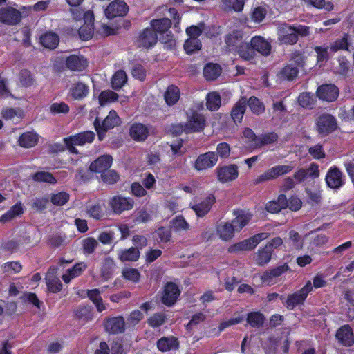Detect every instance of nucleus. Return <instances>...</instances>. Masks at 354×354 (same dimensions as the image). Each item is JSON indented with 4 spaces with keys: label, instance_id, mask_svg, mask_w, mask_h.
Segmentation results:
<instances>
[{
    "label": "nucleus",
    "instance_id": "nucleus-22",
    "mask_svg": "<svg viewBox=\"0 0 354 354\" xmlns=\"http://www.w3.org/2000/svg\"><path fill=\"white\" fill-rule=\"evenodd\" d=\"M236 232L232 222H221L216 226V234L223 241H229Z\"/></svg>",
    "mask_w": 354,
    "mask_h": 354
},
{
    "label": "nucleus",
    "instance_id": "nucleus-8",
    "mask_svg": "<svg viewBox=\"0 0 354 354\" xmlns=\"http://www.w3.org/2000/svg\"><path fill=\"white\" fill-rule=\"evenodd\" d=\"M21 19V12L12 6L0 8V22L9 26L19 24Z\"/></svg>",
    "mask_w": 354,
    "mask_h": 354
},
{
    "label": "nucleus",
    "instance_id": "nucleus-47",
    "mask_svg": "<svg viewBox=\"0 0 354 354\" xmlns=\"http://www.w3.org/2000/svg\"><path fill=\"white\" fill-rule=\"evenodd\" d=\"M206 105L208 109L216 111L221 106V97L216 92L209 93L206 96Z\"/></svg>",
    "mask_w": 354,
    "mask_h": 354
},
{
    "label": "nucleus",
    "instance_id": "nucleus-5",
    "mask_svg": "<svg viewBox=\"0 0 354 354\" xmlns=\"http://www.w3.org/2000/svg\"><path fill=\"white\" fill-rule=\"evenodd\" d=\"M120 123V119L114 110H112L109 113L108 115L104 118L102 124H100L98 118H96L94 122V126L96 131L97 132L99 140H102L104 137L105 132L109 129L114 128Z\"/></svg>",
    "mask_w": 354,
    "mask_h": 354
},
{
    "label": "nucleus",
    "instance_id": "nucleus-64",
    "mask_svg": "<svg viewBox=\"0 0 354 354\" xmlns=\"http://www.w3.org/2000/svg\"><path fill=\"white\" fill-rule=\"evenodd\" d=\"M267 15V10L265 7L258 6L252 12V19L255 23L261 22Z\"/></svg>",
    "mask_w": 354,
    "mask_h": 354
},
{
    "label": "nucleus",
    "instance_id": "nucleus-43",
    "mask_svg": "<svg viewBox=\"0 0 354 354\" xmlns=\"http://www.w3.org/2000/svg\"><path fill=\"white\" fill-rule=\"evenodd\" d=\"M221 73V68L217 64H207L203 69V75L207 80H216Z\"/></svg>",
    "mask_w": 354,
    "mask_h": 354
},
{
    "label": "nucleus",
    "instance_id": "nucleus-63",
    "mask_svg": "<svg viewBox=\"0 0 354 354\" xmlns=\"http://www.w3.org/2000/svg\"><path fill=\"white\" fill-rule=\"evenodd\" d=\"M19 80L20 84L25 87L32 86L34 82V79L31 73L27 70L21 71L19 75Z\"/></svg>",
    "mask_w": 354,
    "mask_h": 354
},
{
    "label": "nucleus",
    "instance_id": "nucleus-24",
    "mask_svg": "<svg viewBox=\"0 0 354 354\" xmlns=\"http://www.w3.org/2000/svg\"><path fill=\"white\" fill-rule=\"evenodd\" d=\"M326 182L330 188H339L344 185L342 172L336 167L330 168L326 176Z\"/></svg>",
    "mask_w": 354,
    "mask_h": 354
},
{
    "label": "nucleus",
    "instance_id": "nucleus-40",
    "mask_svg": "<svg viewBox=\"0 0 354 354\" xmlns=\"http://www.w3.org/2000/svg\"><path fill=\"white\" fill-rule=\"evenodd\" d=\"M288 205V200L283 194L279 196L277 200L272 201L266 204V209L270 213H277Z\"/></svg>",
    "mask_w": 354,
    "mask_h": 354
},
{
    "label": "nucleus",
    "instance_id": "nucleus-41",
    "mask_svg": "<svg viewBox=\"0 0 354 354\" xmlns=\"http://www.w3.org/2000/svg\"><path fill=\"white\" fill-rule=\"evenodd\" d=\"M246 109V100L241 99L232 110L231 116L234 122H241Z\"/></svg>",
    "mask_w": 354,
    "mask_h": 354
},
{
    "label": "nucleus",
    "instance_id": "nucleus-2",
    "mask_svg": "<svg viewBox=\"0 0 354 354\" xmlns=\"http://www.w3.org/2000/svg\"><path fill=\"white\" fill-rule=\"evenodd\" d=\"M71 13L75 21H84V25L79 29L80 37L82 40L90 39L93 35L94 15L92 11H84L80 8L71 9Z\"/></svg>",
    "mask_w": 354,
    "mask_h": 354
},
{
    "label": "nucleus",
    "instance_id": "nucleus-26",
    "mask_svg": "<svg viewBox=\"0 0 354 354\" xmlns=\"http://www.w3.org/2000/svg\"><path fill=\"white\" fill-rule=\"evenodd\" d=\"M87 60L82 55H73L67 57L66 65L74 71H82L87 67Z\"/></svg>",
    "mask_w": 354,
    "mask_h": 354
},
{
    "label": "nucleus",
    "instance_id": "nucleus-33",
    "mask_svg": "<svg viewBox=\"0 0 354 354\" xmlns=\"http://www.w3.org/2000/svg\"><path fill=\"white\" fill-rule=\"evenodd\" d=\"M131 137L136 141L145 140L149 134L148 127L141 123H136L131 125L129 130Z\"/></svg>",
    "mask_w": 354,
    "mask_h": 354
},
{
    "label": "nucleus",
    "instance_id": "nucleus-9",
    "mask_svg": "<svg viewBox=\"0 0 354 354\" xmlns=\"http://www.w3.org/2000/svg\"><path fill=\"white\" fill-rule=\"evenodd\" d=\"M218 162V155L212 151H208L199 155L196 159L194 167L197 171H203L212 168Z\"/></svg>",
    "mask_w": 354,
    "mask_h": 354
},
{
    "label": "nucleus",
    "instance_id": "nucleus-15",
    "mask_svg": "<svg viewBox=\"0 0 354 354\" xmlns=\"http://www.w3.org/2000/svg\"><path fill=\"white\" fill-rule=\"evenodd\" d=\"M339 95V89L334 84H324L320 86L317 90V97L327 102L335 101Z\"/></svg>",
    "mask_w": 354,
    "mask_h": 354
},
{
    "label": "nucleus",
    "instance_id": "nucleus-53",
    "mask_svg": "<svg viewBox=\"0 0 354 354\" xmlns=\"http://www.w3.org/2000/svg\"><path fill=\"white\" fill-rule=\"evenodd\" d=\"M115 263L112 258H106L103 262L101 270L102 277L106 279L109 278L111 274L112 273L113 270L115 268Z\"/></svg>",
    "mask_w": 354,
    "mask_h": 354
},
{
    "label": "nucleus",
    "instance_id": "nucleus-52",
    "mask_svg": "<svg viewBox=\"0 0 354 354\" xmlns=\"http://www.w3.org/2000/svg\"><path fill=\"white\" fill-rule=\"evenodd\" d=\"M201 43L198 38L190 37L185 41L184 48L187 53L190 54L201 48Z\"/></svg>",
    "mask_w": 354,
    "mask_h": 354
},
{
    "label": "nucleus",
    "instance_id": "nucleus-59",
    "mask_svg": "<svg viewBox=\"0 0 354 354\" xmlns=\"http://www.w3.org/2000/svg\"><path fill=\"white\" fill-rule=\"evenodd\" d=\"M33 179L35 181L49 183L50 184L56 183L55 178L49 172L39 171L34 174Z\"/></svg>",
    "mask_w": 354,
    "mask_h": 354
},
{
    "label": "nucleus",
    "instance_id": "nucleus-55",
    "mask_svg": "<svg viewBox=\"0 0 354 354\" xmlns=\"http://www.w3.org/2000/svg\"><path fill=\"white\" fill-rule=\"evenodd\" d=\"M298 102L304 108L312 109L314 104V96L310 93H303L298 97Z\"/></svg>",
    "mask_w": 354,
    "mask_h": 354
},
{
    "label": "nucleus",
    "instance_id": "nucleus-37",
    "mask_svg": "<svg viewBox=\"0 0 354 354\" xmlns=\"http://www.w3.org/2000/svg\"><path fill=\"white\" fill-rule=\"evenodd\" d=\"M106 286H104L101 290L95 288L87 291V295L88 298L95 305L98 312H102L106 310V306L102 301V299L100 296V293L103 292Z\"/></svg>",
    "mask_w": 354,
    "mask_h": 354
},
{
    "label": "nucleus",
    "instance_id": "nucleus-13",
    "mask_svg": "<svg viewBox=\"0 0 354 354\" xmlns=\"http://www.w3.org/2000/svg\"><path fill=\"white\" fill-rule=\"evenodd\" d=\"M289 270V266L284 263L272 270H268L261 276L263 283L271 286L278 282L279 277Z\"/></svg>",
    "mask_w": 354,
    "mask_h": 354
},
{
    "label": "nucleus",
    "instance_id": "nucleus-10",
    "mask_svg": "<svg viewBox=\"0 0 354 354\" xmlns=\"http://www.w3.org/2000/svg\"><path fill=\"white\" fill-rule=\"evenodd\" d=\"M317 131L322 136H326L337 128V122L334 117L329 114L320 115L316 122Z\"/></svg>",
    "mask_w": 354,
    "mask_h": 354
},
{
    "label": "nucleus",
    "instance_id": "nucleus-61",
    "mask_svg": "<svg viewBox=\"0 0 354 354\" xmlns=\"http://www.w3.org/2000/svg\"><path fill=\"white\" fill-rule=\"evenodd\" d=\"M277 140V135L274 133L261 135L258 137L257 142L255 143V147H259L265 145L272 143Z\"/></svg>",
    "mask_w": 354,
    "mask_h": 354
},
{
    "label": "nucleus",
    "instance_id": "nucleus-27",
    "mask_svg": "<svg viewBox=\"0 0 354 354\" xmlns=\"http://www.w3.org/2000/svg\"><path fill=\"white\" fill-rule=\"evenodd\" d=\"M112 161L113 159L111 156H101L91 164L90 169L92 171L101 172L102 174L111 166Z\"/></svg>",
    "mask_w": 354,
    "mask_h": 354
},
{
    "label": "nucleus",
    "instance_id": "nucleus-1",
    "mask_svg": "<svg viewBox=\"0 0 354 354\" xmlns=\"http://www.w3.org/2000/svg\"><path fill=\"white\" fill-rule=\"evenodd\" d=\"M243 24L238 22L225 37V44L230 50L235 51L243 60L252 61L256 56L251 43L247 42L249 33L245 31Z\"/></svg>",
    "mask_w": 354,
    "mask_h": 354
},
{
    "label": "nucleus",
    "instance_id": "nucleus-32",
    "mask_svg": "<svg viewBox=\"0 0 354 354\" xmlns=\"http://www.w3.org/2000/svg\"><path fill=\"white\" fill-rule=\"evenodd\" d=\"M1 115L6 120L17 124L24 117V111L21 108H5L1 111Z\"/></svg>",
    "mask_w": 354,
    "mask_h": 354
},
{
    "label": "nucleus",
    "instance_id": "nucleus-38",
    "mask_svg": "<svg viewBox=\"0 0 354 354\" xmlns=\"http://www.w3.org/2000/svg\"><path fill=\"white\" fill-rule=\"evenodd\" d=\"M171 230L176 233L185 232L190 228V225L182 215L174 217L170 221Z\"/></svg>",
    "mask_w": 354,
    "mask_h": 354
},
{
    "label": "nucleus",
    "instance_id": "nucleus-21",
    "mask_svg": "<svg viewBox=\"0 0 354 354\" xmlns=\"http://www.w3.org/2000/svg\"><path fill=\"white\" fill-rule=\"evenodd\" d=\"M134 201L130 198L115 196L111 201V206L116 214H120L123 211L133 208Z\"/></svg>",
    "mask_w": 354,
    "mask_h": 354
},
{
    "label": "nucleus",
    "instance_id": "nucleus-62",
    "mask_svg": "<svg viewBox=\"0 0 354 354\" xmlns=\"http://www.w3.org/2000/svg\"><path fill=\"white\" fill-rule=\"evenodd\" d=\"M348 49V36L345 35L342 38L337 39L330 46V51L335 53L339 50Z\"/></svg>",
    "mask_w": 354,
    "mask_h": 354
},
{
    "label": "nucleus",
    "instance_id": "nucleus-56",
    "mask_svg": "<svg viewBox=\"0 0 354 354\" xmlns=\"http://www.w3.org/2000/svg\"><path fill=\"white\" fill-rule=\"evenodd\" d=\"M25 241L24 238L19 237L15 240L7 241L3 244V248L11 252H17L21 249L22 245Z\"/></svg>",
    "mask_w": 354,
    "mask_h": 354
},
{
    "label": "nucleus",
    "instance_id": "nucleus-4",
    "mask_svg": "<svg viewBox=\"0 0 354 354\" xmlns=\"http://www.w3.org/2000/svg\"><path fill=\"white\" fill-rule=\"evenodd\" d=\"M95 138V133L93 131H87L77 133L74 136L64 138V142L67 149L73 153H77L75 146H83L87 143H91Z\"/></svg>",
    "mask_w": 354,
    "mask_h": 354
},
{
    "label": "nucleus",
    "instance_id": "nucleus-46",
    "mask_svg": "<svg viewBox=\"0 0 354 354\" xmlns=\"http://www.w3.org/2000/svg\"><path fill=\"white\" fill-rule=\"evenodd\" d=\"M127 76L124 71L120 70L114 73L111 79L113 88L118 90L121 88L127 82Z\"/></svg>",
    "mask_w": 354,
    "mask_h": 354
},
{
    "label": "nucleus",
    "instance_id": "nucleus-28",
    "mask_svg": "<svg viewBox=\"0 0 354 354\" xmlns=\"http://www.w3.org/2000/svg\"><path fill=\"white\" fill-rule=\"evenodd\" d=\"M24 212V206L21 202L12 206L5 214L0 216V223H6L21 216Z\"/></svg>",
    "mask_w": 354,
    "mask_h": 354
},
{
    "label": "nucleus",
    "instance_id": "nucleus-16",
    "mask_svg": "<svg viewBox=\"0 0 354 354\" xmlns=\"http://www.w3.org/2000/svg\"><path fill=\"white\" fill-rule=\"evenodd\" d=\"M263 346L267 354L286 353L288 351L287 340L282 345L281 340L275 338H270Z\"/></svg>",
    "mask_w": 354,
    "mask_h": 354
},
{
    "label": "nucleus",
    "instance_id": "nucleus-23",
    "mask_svg": "<svg viewBox=\"0 0 354 354\" xmlns=\"http://www.w3.org/2000/svg\"><path fill=\"white\" fill-rule=\"evenodd\" d=\"M106 330L113 334L123 333L125 330V322L122 316L109 318L104 323Z\"/></svg>",
    "mask_w": 354,
    "mask_h": 354
},
{
    "label": "nucleus",
    "instance_id": "nucleus-7",
    "mask_svg": "<svg viewBox=\"0 0 354 354\" xmlns=\"http://www.w3.org/2000/svg\"><path fill=\"white\" fill-rule=\"evenodd\" d=\"M312 290V283L308 281L299 290L288 296L286 301L287 308L292 310L297 305L302 304Z\"/></svg>",
    "mask_w": 354,
    "mask_h": 354
},
{
    "label": "nucleus",
    "instance_id": "nucleus-51",
    "mask_svg": "<svg viewBox=\"0 0 354 354\" xmlns=\"http://www.w3.org/2000/svg\"><path fill=\"white\" fill-rule=\"evenodd\" d=\"M98 99L100 106H102L108 103L114 102L118 100V95L112 91H104L100 94Z\"/></svg>",
    "mask_w": 354,
    "mask_h": 354
},
{
    "label": "nucleus",
    "instance_id": "nucleus-36",
    "mask_svg": "<svg viewBox=\"0 0 354 354\" xmlns=\"http://www.w3.org/2000/svg\"><path fill=\"white\" fill-rule=\"evenodd\" d=\"M118 259L122 261H136L140 258V252L138 248L131 247L122 249L118 252Z\"/></svg>",
    "mask_w": 354,
    "mask_h": 354
},
{
    "label": "nucleus",
    "instance_id": "nucleus-50",
    "mask_svg": "<svg viewBox=\"0 0 354 354\" xmlns=\"http://www.w3.org/2000/svg\"><path fill=\"white\" fill-rule=\"evenodd\" d=\"M46 284L48 289L51 292H58L62 288V284L60 280L50 273H48L46 277Z\"/></svg>",
    "mask_w": 354,
    "mask_h": 354
},
{
    "label": "nucleus",
    "instance_id": "nucleus-57",
    "mask_svg": "<svg viewBox=\"0 0 354 354\" xmlns=\"http://www.w3.org/2000/svg\"><path fill=\"white\" fill-rule=\"evenodd\" d=\"M123 277L133 283H137L140 280V274L137 269L127 268L122 270Z\"/></svg>",
    "mask_w": 354,
    "mask_h": 354
},
{
    "label": "nucleus",
    "instance_id": "nucleus-48",
    "mask_svg": "<svg viewBox=\"0 0 354 354\" xmlns=\"http://www.w3.org/2000/svg\"><path fill=\"white\" fill-rule=\"evenodd\" d=\"M271 256L272 250L265 247L258 250L254 258V260L257 264L259 266H263L270 261Z\"/></svg>",
    "mask_w": 354,
    "mask_h": 354
},
{
    "label": "nucleus",
    "instance_id": "nucleus-42",
    "mask_svg": "<svg viewBox=\"0 0 354 354\" xmlns=\"http://www.w3.org/2000/svg\"><path fill=\"white\" fill-rule=\"evenodd\" d=\"M171 22L168 18H162L152 20L151 22V29L160 35L168 30L171 27Z\"/></svg>",
    "mask_w": 354,
    "mask_h": 354
},
{
    "label": "nucleus",
    "instance_id": "nucleus-18",
    "mask_svg": "<svg viewBox=\"0 0 354 354\" xmlns=\"http://www.w3.org/2000/svg\"><path fill=\"white\" fill-rule=\"evenodd\" d=\"M158 35L150 28L145 29L137 40L138 46L143 48L153 47L157 42Z\"/></svg>",
    "mask_w": 354,
    "mask_h": 354
},
{
    "label": "nucleus",
    "instance_id": "nucleus-11",
    "mask_svg": "<svg viewBox=\"0 0 354 354\" xmlns=\"http://www.w3.org/2000/svg\"><path fill=\"white\" fill-rule=\"evenodd\" d=\"M129 11L128 5L122 0L111 1L104 10L106 18L113 19L117 17L125 16Z\"/></svg>",
    "mask_w": 354,
    "mask_h": 354
},
{
    "label": "nucleus",
    "instance_id": "nucleus-44",
    "mask_svg": "<svg viewBox=\"0 0 354 354\" xmlns=\"http://www.w3.org/2000/svg\"><path fill=\"white\" fill-rule=\"evenodd\" d=\"M59 37L54 32H46L41 37V44L47 48H55L59 44Z\"/></svg>",
    "mask_w": 354,
    "mask_h": 354
},
{
    "label": "nucleus",
    "instance_id": "nucleus-39",
    "mask_svg": "<svg viewBox=\"0 0 354 354\" xmlns=\"http://www.w3.org/2000/svg\"><path fill=\"white\" fill-rule=\"evenodd\" d=\"M259 337L257 336H252L249 340L248 337H245L241 343V353L243 354H254L258 351L259 346L257 344Z\"/></svg>",
    "mask_w": 354,
    "mask_h": 354
},
{
    "label": "nucleus",
    "instance_id": "nucleus-20",
    "mask_svg": "<svg viewBox=\"0 0 354 354\" xmlns=\"http://www.w3.org/2000/svg\"><path fill=\"white\" fill-rule=\"evenodd\" d=\"M235 218L231 221L236 232H240L252 219V215L248 211L235 209L234 210Z\"/></svg>",
    "mask_w": 354,
    "mask_h": 354
},
{
    "label": "nucleus",
    "instance_id": "nucleus-25",
    "mask_svg": "<svg viewBox=\"0 0 354 354\" xmlns=\"http://www.w3.org/2000/svg\"><path fill=\"white\" fill-rule=\"evenodd\" d=\"M250 42L255 53L258 52L263 56H268L270 53L271 45L263 37L254 36L251 39Z\"/></svg>",
    "mask_w": 354,
    "mask_h": 354
},
{
    "label": "nucleus",
    "instance_id": "nucleus-19",
    "mask_svg": "<svg viewBox=\"0 0 354 354\" xmlns=\"http://www.w3.org/2000/svg\"><path fill=\"white\" fill-rule=\"evenodd\" d=\"M336 339L344 346H351L354 344V335L349 325H344L336 332Z\"/></svg>",
    "mask_w": 354,
    "mask_h": 354
},
{
    "label": "nucleus",
    "instance_id": "nucleus-49",
    "mask_svg": "<svg viewBox=\"0 0 354 354\" xmlns=\"http://www.w3.org/2000/svg\"><path fill=\"white\" fill-rule=\"evenodd\" d=\"M254 246L252 244L250 239L243 240L241 242L232 245L228 250L230 252H238L242 251L251 250L254 249Z\"/></svg>",
    "mask_w": 354,
    "mask_h": 354
},
{
    "label": "nucleus",
    "instance_id": "nucleus-14",
    "mask_svg": "<svg viewBox=\"0 0 354 354\" xmlns=\"http://www.w3.org/2000/svg\"><path fill=\"white\" fill-rule=\"evenodd\" d=\"M218 181L222 183L231 182L237 178L239 176L238 167L235 165H229L216 169Z\"/></svg>",
    "mask_w": 354,
    "mask_h": 354
},
{
    "label": "nucleus",
    "instance_id": "nucleus-45",
    "mask_svg": "<svg viewBox=\"0 0 354 354\" xmlns=\"http://www.w3.org/2000/svg\"><path fill=\"white\" fill-rule=\"evenodd\" d=\"M164 97L168 105H174L180 98V90L176 86H169L165 91Z\"/></svg>",
    "mask_w": 354,
    "mask_h": 354
},
{
    "label": "nucleus",
    "instance_id": "nucleus-58",
    "mask_svg": "<svg viewBox=\"0 0 354 354\" xmlns=\"http://www.w3.org/2000/svg\"><path fill=\"white\" fill-rule=\"evenodd\" d=\"M248 104L251 111L255 114H260L265 110L263 104L255 97H251L248 100Z\"/></svg>",
    "mask_w": 354,
    "mask_h": 354
},
{
    "label": "nucleus",
    "instance_id": "nucleus-30",
    "mask_svg": "<svg viewBox=\"0 0 354 354\" xmlns=\"http://www.w3.org/2000/svg\"><path fill=\"white\" fill-rule=\"evenodd\" d=\"M89 93V86L82 82L73 84L70 90L69 94L73 99L81 100L86 97Z\"/></svg>",
    "mask_w": 354,
    "mask_h": 354
},
{
    "label": "nucleus",
    "instance_id": "nucleus-35",
    "mask_svg": "<svg viewBox=\"0 0 354 354\" xmlns=\"http://www.w3.org/2000/svg\"><path fill=\"white\" fill-rule=\"evenodd\" d=\"M178 339L174 337H164L157 342V348L161 352H167L178 348Z\"/></svg>",
    "mask_w": 354,
    "mask_h": 354
},
{
    "label": "nucleus",
    "instance_id": "nucleus-54",
    "mask_svg": "<svg viewBox=\"0 0 354 354\" xmlns=\"http://www.w3.org/2000/svg\"><path fill=\"white\" fill-rule=\"evenodd\" d=\"M247 321L251 326L259 327L264 322V317L259 312H252L248 314Z\"/></svg>",
    "mask_w": 354,
    "mask_h": 354
},
{
    "label": "nucleus",
    "instance_id": "nucleus-17",
    "mask_svg": "<svg viewBox=\"0 0 354 354\" xmlns=\"http://www.w3.org/2000/svg\"><path fill=\"white\" fill-rule=\"evenodd\" d=\"M179 295L178 287L174 283H167L165 286L162 297V303L167 306H171L176 301Z\"/></svg>",
    "mask_w": 354,
    "mask_h": 354
},
{
    "label": "nucleus",
    "instance_id": "nucleus-31",
    "mask_svg": "<svg viewBox=\"0 0 354 354\" xmlns=\"http://www.w3.org/2000/svg\"><path fill=\"white\" fill-rule=\"evenodd\" d=\"M215 198L213 195L209 194L206 198L198 204L192 206V209L195 212L199 217L205 216L209 212L212 205L214 203Z\"/></svg>",
    "mask_w": 354,
    "mask_h": 354
},
{
    "label": "nucleus",
    "instance_id": "nucleus-3",
    "mask_svg": "<svg viewBox=\"0 0 354 354\" xmlns=\"http://www.w3.org/2000/svg\"><path fill=\"white\" fill-rule=\"evenodd\" d=\"M202 108L203 104L197 103L187 111V121L186 122V129L187 132H199L203 130L205 127V118L198 111Z\"/></svg>",
    "mask_w": 354,
    "mask_h": 354
},
{
    "label": "nucleus",
    "instance_id": "nucleus-29",
    "mask_svg": "<svg viewBox=\"0 0 354 354\" xmlns=\"http://www.w3.org/2000/svg\"><path fill=\"white\" fill-rule=\"evenodd\" d=\"M39 141V135L35 131L23 133L18 138V143L24 148L35 147Z\"/></svg>",
    "mask_w": 354,
    "mask_h": 354
},
{
    "label": "nucleus",
    "instance_id": "nucleus-6",
    "mask_svg": "<svg viewBox=\"0 0 354 354\" xmlns=\"http://www.w3.org/2000/svg\"><path fill=\"white\" fill-rule=\"evenodd\" d=\"M304 56L299 53H293L291 62L282 69L281 75L285 79L293 80L297 77L299 70L304 66Z\"/></svg>",
    "mask_w": 354,
    "mask_h": 354
},
{
    "label": "nucleus",
    "instance_id": "nucleus-60",
    "mask_svg": "<svg viewBox=\"0 0 354 354\" xmlns=\"http://www.w3.org/2000/svg\"><path fill=\"white\" fill-rule=\"evenodd\" d=\"M330 46H316L315 47V51L317 53V63L320 64V65L326 62L329 55Z\"/></svg>",
    "mask_w": 354,
    "mask_h": 354
},
{
    "label": "nucleus",
    "instance_id": "nucleus-34",
    "mask_svg": "<svg viewBox=\"0 0 354 354\" xmlns=\"http://www.w3.org/2000/svg\"><path fill=\"white\" fill-rule=\"evenodd\" d=\"M87 265L84 262L76 263L73 268L68 269L66 272L62 275V279L66 283L79 277L86 269Z\"/></svg>",
    "mask_w": 354,
    "mask_h": 354
},
{
    "label": "nucleus",
    "instance_id": "nucleus-12",
    "mask_svg": "<svg viewBox=\"0 0 354 354\" xmlns=\"http://www.w3.org/2000/svg\"><path fill=\"white\" fill-rule=\"evenodd\" d=\"M278 39L283 44L293 45L298 41L297 35L294 30L293 26L287 24H281L278 27Z\"/></svg>",
    "mask_w": 354,
    "mask_h": 354
}]
</instances>
